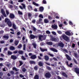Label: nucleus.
I'll return each mask as SVG.
<instances>
[{"mask_svg":"<svg viewBox=\"0 0 79 79\" xmlns=\"http://www.w3.org/2000/svg\"><path fill=\"white\" fill-rule=\"evenodd\" d=\"M5 22L7 23V25H8V26L9 27H11L12 26V23H11V22L10 21V20L8 18H6L5 19Z\"/></svg>","mask_w":79,"mask_h":79,"instance_id":"obj_1","label":"nucleus"},{"mask_svg":"<svg viewBox=\"0 0 79 79\" xmlns=\"http://www.w3.org/2000/svg\"><path fill=\"white\" fill-rule=\"evenodd\" d=\"M62 37L64 40H66V41H68L69 40V38L64 34L62 35Z\"/></svg>","mask_w":79,"mask_h":79,"instance_id":"obj_2","label":"nucleus"},{"mask_svg":"<svg viewBox=\"0 0 79 79\" xmlns=\"http://www.w3.org/2000/svg\"><path fill=\"white\" fill-rule=\"evenodd\" d=\"M51 40L52 41H54L55 42H58V41L59 40V39L58 38H55L54 37H52L51 38Z\"/></svg>","mask_w":79,"mask_h":79,"instance_id":"obj_3","label":"nucleus"},{"mask_svg":"<svg viewBox=\"0 0 79 79\" xmlns=\"http://www.w3.org/2000/svg\"><path fill=\"white\" fill-rule=\"evenodd\" d=\"M51 40L52 41H54L55 42H58V41L59 40V39L58 38H55L54 37H52L51 38Z\"/></svg>","mask_w":79,"mask_h":79,"instance_id":"obj_4","label":"nucleus"},{"mask_svg":"<svg viewBox=\"0 0 79 79\" xmlns=\"http://www.w3.org/2000/svg\"><path fill=\"white\" fill-rule=\"evenodd\" d=\"M45 76L46 78H50L51 76V74L50 73L48 72L45 73Z\"/></svg>","mask_w":79,"mask_h":79,"instance_id":"obj_5","label":"nucleus"},{"mask_svg":"<svg viewBox=\"0 0 79 79\" xmlns=\"http://www.w3.org/2000/svg\"><path fill=\"white\" fill-rule=\"evenodd\" d=\"M42 38H43V40H45V39H46V38L44 37V36H43V35H40L39 36V40H40L42 41V40H42Z\"/></svg>","mask_w":79,"mask_h":79,"instance_id":"obj_6","label":"nucleus"},{"mask_svg":"<svg viewBox=\"0 0 79 79\" xmlns=\"http://www.w3.org/2000/svg\"><path fill=\"white\" fill-rule=\"evenodd\" d=\"M1 11L2 14V15H3V16H4V17H6V15L5 12V11H4V10H3V9H1Z\"/></svg>","mask_w":79,"mask_h":79,"instance_id":"obj_7","label":"nucleus"},{"mask_svg":"<svg viewBox=\"0 0 79 79\" xmlns=\"http://www.w3.org/2000/svg\"><path fill=\"white\" fill-rule=\"evenodd\" d=\"M75 72L77 74H79V69L75 68H74Z\"/></svg>","mask_w":79,"mask_h":79,"instance_id":"obj_8","label":"nucleus"},{"mask_svg":"<svg viewBox=\"0 0 79 79\" xmlns=\"http://www.w3.org/2000/svg\"><path fill=\"white\" fill-rule=\"evenodd\" d=\"M65 34L67 35H73V33H71L69 31H67L65 32Z\"/></svg>","mask_w":79,"mask_h":79,"instance_id":"obj_9","label":"nucleus"},{"mask_svg":"<svg viewBox=\"0 0 79 79\" xmlns=\"http://www.w3.org/2000/svg\"><path fill=\"white\" fill-rule=\"evenodd\" d=\"M9 17L10 18L13 19V18H15V15H14L13 14L10 13L9 15Z\"/></svg>","mask_w":79,"mask_h":79,"instance_id":"obj_10","label":"nucleus"},{"mask_svg":"<svg viewBox=\"0 0 79 79\" xmlns=\"http://www.w3.org/2000/svg\"><path fill=\"white\" fill-rule=\"evenodd\" d=\"M58 45L60 47H62V48H63V47H64V44L62 43H59L58 44Z\"/></svg>","mask_w":79,"mask_h":79,"instance_id":"obj_11","label":"nucleus"},{"mask_svg":"<svg viewBox=\"0 0 79 79\" xmlns=\"http://www.w3.org/2000/svg\"><path fill=\"white\" fill-rule=\"evenodd\" d=\"M30 58L32 59V60H35V59L37 58V56L35 55H32L30 57Z\"/></svg>","mask_w":79,"mask_h":79,"instance_id":"obj_12","label":"nucleus"},{"mask_svg":"<svg viewBox=\"0 0 79 79\" xmlns=\"http://www.w3.org/2000/svg\"><path fill=\"white\" fill-rule=\"evenodd\" d=\"M44 7L42 6L40 7L39 8V10L41 12L44 11Z\"/></svg>","mask_w":79,"mask_h":79,"instance_id":"obj_13","label":"nucleus"},{"mask_svg":"<svg viewBox=\"0 0 79 79\" xmlns=\"http://www.w3.org/2000/svg\"><path fill=\"white\" fill-rule=\"evenodd\" d=\"M11 59H13L14 60H16L17 59V57L15 55H12L11 56Z\"/></svg>","mask_w":79,"mask_h":79,"instance_id":"obj_14","label":"nucleus"},{"mask_svg":"<svg viewBox=\"0 0 79 79\" xmlns=\"http://www.w3.org/2000/svg\"><path fill=\"white\" fill-rule=\"evenodd\" d=\"M40 49L41 52H44L45 51L47 52V49H43L41 48H40Z\"/></svg>","mask_w":79,"mask_h":79,"instance_id":"obj_15","label":"nucleus"},{"mask_svg":"<svg viewBox=\"0 0 79 79\" xmlns=\"http://www.w3.org/2000/svg\"><path fill=\"white\" fill-rule=\"evenodd\" d=\"M65 56L67 58V59L69 61H70V60H71V58H70V57L67 54H66Z\"/></svg>","mask_w":79,"mask_h":79,"instance_id":"obj_16","label":"nucleus"},{"mask_svg":"<svg viewBox=\"0 0 79 79\" xmlns=\"http://www.w3.org/2000/svg\"><path fill=\"white\" fill-rule=\"evenodd\" d=\"M44 59L46 61H48L49 60V57L48 56H44Z\"/></svg>","mask_w":79,"mask_h":79,"instance_id":"obj_17","label":"nucleus"},{"mask_svg":"<svg viewBox=\"0 0 79 79\" xmlns=\"http://www.w3.org/2000/svg\"><path fill=\"white\" fill-rule=\"evenodd\" d=\"M29 63L31 64H35V62L34 61L30 60L29 61Z\"/></svg>","mask_w":79,"mask_h":79,"instance_id":"obj_18","label":"nucleus"},{"mask_svg":"<svg viewBox=\"0 0 79 79\" xmlns=\"http://www.w3.org/2000/svg\"><path fill=\"white\" fill-rule=\"evenodd\" d=\"M28 10L31 11V10H32L33 9H32V6L29 5L28 6Z\"/></svg>","mask_w":79,"mask_h":79,"instance_id":"obj_19","label":"nucleus"},{"mask_svg":"<svg viewBox=\"0 0 79 79\" xmlns=\"http://www.w3.org/2000/svg\"><path fill=\"white\" fill-rule=\"evenodd\" d=\"M30 37L31 39H35V36L33 35L32 34H30Z\"/></svg>","mask_w":79,"mask_h":79,"instance_id":"obj_20","label":"nucleus"},{"mask_svg":"<svg viewBox=\"0 0 79 79\" xmlns=\"http://www.w3.org/2000/svg\"><path fill=\"white\" fill-rule=\"evenodd\" d=\"M52 27L53 29H57V28H58V26H57L56 25H52Z\"/></svg>","mask_w":79,"mask_h":79,"instance_id":"obj_21","label":"nucleus"},{"mask_svg":"<svg viewBox=\"0 0 79 79\" xmlns=\"http://www.w3.org/2000/svg\"><path fill=\"white\" fill-rule=\"evenodd\" d=\"M12 69L14 71H15H15H19V69L16 68L15 67H13L12 68Z\"/></svg>","mask_w":79,"mask_h":79,"instance_id":"obj_22","label":"nucleus"},{"mask_svg":"<svg viewBox=\"0 0 79 79\" xmlns=\"http://www.w3.org/2000/svg\"><path fill=\"white\" fill-rule=\"evenodd\" d=\"M44 23L47 24V23H48L49 21H48V19H45L44 20Z\"/></svg>","mask_w":79,"mask_h":79,"instance_id":"obj_23","label":"nucleus"},{"mask_svg":"<svg viewBox=\"0 0 79 79\" xmlns=\"http://www.w3.org/2000/svg\"><path fill=\"white\" fill-rule=\"evenodd\" d=\"M14 44H15V45L16 46H17V45L18 44V43H19V41H18V40H15V41Z\"/></svg>","mask_w":79,"mask_h":79,"instance_id":"obj_24","label":"nucleus"},{"mask_svg":"<svg viewBox=\"0 0 79 79\" xmlns=\"http://www.w3.org/2000/svg\"><path fill=\"white\" fill-rule=\"evenodd\" d=\"M32 45H33V47L34 48H36V47H37V44L36 43H33L32 44Z\"/></svg>","mask_w":79,"mask_h":79,"instance_id":"obj_25","label":"nucleus"},{"mask_svg":"<svg viewBox=\"0 0 79 79\" xmlns=\"http://www.w3.org/2000/svg\"><path fill=\"white\" fill-rule=\"evenodd\" d=\"M51 50L55 52H58V51L56 49H55V48H51Z\"/></svg>","mask_w":79,"mask_h":79,"instance_id":"obj_26","label":"nucleus"},{"mask_svg":"<svg viewBox=\"0 0 79 79\" xmlns=\"http://www.w3.org/2000/svg\"><path fill=\"white\" fill-rule=\"evenodd\" d=\"M38 65L40 66H43V63L42 62H39L38 63Z\"/></svg>","mask_w":79,"mask_h":79,"instance_id":"obj_27","label":"nucleus"},{"mask_svg":"<svg viewBox=\"0 0 79 79\" xmlns=\"http://www.w3.org/2000/svg\"><path fill=\"white\" fill-rule=\"evenodd\" d=\"M62 74L64 77H68V76H67V75L66 74V73L64 72H63L62 73Z\"/></svg>","mask_w":79,"mask_h":79,"instance_id":"obj_28","label":"nucleus"},{"mask_svg":"<svg viewBox=\"0 0 79 79\" xmlns=\"http://www.w3.org/2000/svg\"><path fill=\"white\" fill-rule=\"evenodd\" d=\"M47 44L48 45H52L53 44V43L52 42H49L47 43Z\"/></svg>","mask_w":79,"mask_h":79,"instance_id":"obj_29","label":"nucleus"},{"mask_svg":"<svg viewBox=\"0 0 79 79\" xmlns=\"http://www.w3.org/2000/svg\"><path fill=\"white\" fill-rule=\"evenodd\" d=\"M10 50H14L15 49V47L13 46H10Z\"/></svg>","mask_w":79,"mask_h":79,"instance_id":"obj_30","label":"nucleus"},{"mask_svg":"<svg viewBox=\"0 0 79 79\" xmlns=\"http://www.w3.org/2000/svg\"><path fill=\"white\" fill-rule=\"evenodd\" d=\"M3 38H4V39H9V36H8L4 35L3 36Z\"/></svg>","mask_w":79,"mask_h":79,"instance_id":"obj_31","label":"nucleus"},{"mask_svg":"<svg viewBox=\"0 0 79 79\" xmlns=\"http://www.w3.org/2000/svg\"><path fill=\"white\" fill-rule=\"evenodd\" d=\"M28 17L29 19L32 17V14L31 13H28Z\"/></svg>","mask_w":79,"mask_h":79,"instance_id":"obj_32","label":"nucleus"},{"mask_svg":"<svg viewBox=\"0 0 79 79\" xmlns=\"http://www.w3.org/2000/svg\"><path fill=\"white\" fill-rule=\"evenodd\" d=\"M34 79H39V76L37 75H35L34 77Z\"/></svg>","mask_w":79,"mask_h":79,"instance_id":"obj_33","label":"nucleus"},{"mask_svg":"<svg viewBox=\"0 0 79 79\" xmlns=\"http://www.w3.org/2000/svg\"><path fill=\"white\" fill-rule=\"evenodd\" d=\"M13 27L14 29H16V25L15 24V23H13L12 24Z\"/></svg>","mask_w":79,"mask_h":79,"instance_id":"obj_34","label":"nucleus"},{"mask_svg":"<svg viewBox=\"0 0 79 79\" xmlns=\"http://www.w3.org/2000/svg\"><path fill=\"white\" fill-rule=\"evenodd\" d=\"M19 62L20 63L19 66H22V65H23V62L22 61H19Z\"/></svg>","mask_w":79,"mask_h":79,"instance_id":"obj_35","label":"nucleus"},{"mask_svg":"<svg viewBox=\"0 0 79 79\" xmlns=\"http://www.w3.org/2000/svg\"><path fill=\"white\" fill-rule=\"evenodd\" d=\"M33 5H35V6H39V4L36 3L35 2H33Z\"/></svg>","mask_w":79,"mask_h":79,"instance_id":"obj_36","label":"nucleus"},{"mask_svg":"<svg viewBox=\"0 0 79 79\" xmlns=\"http://www.w3.org/2000/svg\"><path fill=\"white\" fill-rule=\"evenodd\" d=\"M23 52L22 51H19V54H23Z\"/></svg>","mask_w":79,"mask_h":79,"instance_id":"obj_37","label":"nucleus"},{"mask_svg":"<svg viewBox=\"0 0 79 79\" xmlns=\"http://www.w3.org/2000/svg\"><path fill=\"white\" fill-rule=\"evenodd\" d=\"M7 54L9 55H11L12 54V52L10 51H8L7 52Z\"/></svg>","mask_w":79,"mask_h":79,"instance_id":"obj_38","label":"nucleus"},{"mask_svg":"<svg viewBox=\"0 0 79 79\" xmlns=\"http://www.w3.org/2000/svg\"><path fill=\"white\" fill-rule=\"evenodd\" d=\"M22 5L23 6V8H24V9L26 8V5H25V4L22 3Z\"/></svg>","mask_w":79,"mask_h":79,"instance_id":"obj_39","label":"nucleus"},{"mask_svg":"<svg viewBox=\"0 0 79 79\" xmlns=\"http://www.w3.org/2000/svg\"><path fill=\"white\" fill-rule=\"evenodd\" d=\"M42 2L43 4H47V2H46L45 0H43Z\"/></svg>","mask_w":79,"mask_h":79,"instance_id":"obj_40","label":"nucleus"},{"mask_svg":"<svg viewBox=\"0 0 79 79\" xmlns=\"http://www.w3.org/2000/svg\"><path fill=\"white\" fill-rule=\"evenodd\" d=\"M22 59L23 60H26V59L23 56H22Z\"/></svg>","mask_w":79,"mask_h":79,"instance_id":"obj_41","label":"nucleus"},{"mask_svg":"<svg viewBox=\"0 0 79 79\" xmlns=\"http://www.w3.org/2000/svg\"><path fill=\"white\" fill-rule=\"evenodd\" d=\"M5 30L6 31H10V29H9V28H8L6 27L5 29Z\"/></svg>","mask_w":79,"mask_h":79,"instance_id":"obj_42","label":"nucleus"},{"mask_svg":"<svg viewBox=\"0 0 79 79\" xmlns=\"http://www.w3.org/2000/svg\"><path fill=\"white\" fill-rule=\"evenodd\" d=\"M18 47L19 48H21V47H22V45H21V44H20L18 46Z\"/></svg>","mask_w":79,"mask_h":79,"instance_id":"obj_43","label":"nucleus"},{"mask_svg":"<svg viewBox=\"0 0 79 79\" xmlns=\"http://www.w3.org/2000/svg\"><path fill=\"white\" fill-rule=\"evenodd\" d=\"M39 18H44V17L42 14H40L39 16Z\"/></svg>","mask_w":79,"mask_h":79,"instance_id":"obj_44","label":"nucleus"},{"mask_svg":"<svg viewBox=\"0 0 79 79\" xmlns=\"http://www.w3.org/2000/svg\"><path fill=\"white\" fill-rule=\"evenodd\" d=\"M48 54L49 55H50V56H52V57H53L54 56V55H53L52 54H50V53H48Z\"/></svg>","mask_w":79,"mask_h":79,"instance_id":"obj_45","label":"nucleus"},{"mask_svg":"<svg viewBox=\"0 0 79 79\" xmlns=\"http://www.w3.org/2000/svg\"><path fill=\"white\" fill-rule=\"evenodd\" d=\"M30 75L31 76H34V73H32V72H30Z\"/></svg>","mask_w":79,"mask_h":79,"instance_id":"obj_46","label":"nucleus"},{"mask_svg":"<svg viewBox=\"0 0 79 79\" xmlns=\"http://www.w3.org/2000/svg\"><path fill=\"white\" fill-rule=\"evenodd\" d=\"M31 23L33 24H35V19H33L32 20Z\"/></svg>","mask_w":79,"mask_h":79,"instance_id":"obj_47","label":"nucleus"},{"mask_svg":"<svg viewBox=\"0 0 79 79\" xmlns=\"http://www.w3.org/2000/svg\"><path fill=\"white\" fill-rule=\"evenodd\" d=\"M23 50H26V44H23Z\"/></svg>","mask_w":79,"mask_h":79,"instance_id":"obj_48","label":"nucleus"},{"mask_svg":"<svg viewBox=\"0 0 79 79\" xmlns=\"http://www.w3.org/2000/svg\"><path fill=\"white\" fill-rule=\"evenodd\" d=\"M10 74H12V75H13L14 74H15V72H14L13 71H11L10 72Z\"/></svg>","mask_w":79,"mask_h":79,"instance_id":"obj_49","label":"nucleus"},{"mask_svg":"<svg viewBox=\"0 0 79 79\" xmlns=\"http://www.w3.org/2000/svg\"><path fill=\"white\" fill-rule=\"evenodd\" d=\"M6 15L7 16H8V14H10V12H9L8 10H6Z\"/></svg>","mask_w":79,"mask_h":79,"instance_id":"obj_50","label":"nucleus"},{"mask_svg":"<svg viewBox=\"0 0 79 79\" xmlns=\"http://www.w3.org/2000/svg\"><path fill=\"white\" fill-rule=\"evenodd\" d=\"M18 14H19V15H23V13L22 12H21L20 11H18Z\"/></svg>","mask_w":79,"mask_h":79,"instance_id":"obj_51","label":"nucleus"},{"mask_svg":"<svg viewBox=\"0 0 79 79\" xmlns=\"http://www.w3.org/2000/svg\"><path fill=\"white\" fill-rule=\"evenodd\" d=\"M47 68L48 70H51V68L49 66H48L47 67Z\"/></svg>","mask_w":79,"mask_h":79,"instance_id":"obj_52","label":"nucleus"},{"mask_svg":"<svg viewBox=\"0 0 79 79\" xmlns=\"http://www.w3.org/2000/svg\"><path fill=\"white\" fill-rule=\"evenodd\" d=\"M26 69H25V68H23L22 69V71L23 72H26Z\"/></svg>","mask_w":79,"mask_h":79,"instance_id":"obj_53","label":"nucleus"},{"mask_svg":"<svg viewBox=\"0 0 79 79\" xmlns=\"http://www.w3.org/2000/svg\"><path fill=\"white\" fill-rule=\"evenodd\" d=\"M46 33L48 34H50V32L49 31H46Z\"/></svg>","mask_w":79,"mask_h":79,"instance_id":"obj_54","label":"nucleus"},{"mask_svg":"<svg viewBox=\"0 0 79 79\" xmlns=\"http://www.w3.org/2000/svg\"><path fill=\"white\" fill-rule=\"evenodd\" d=\"M57 32L58 34H62V32H61V31H58Z\"/></svg>","mask_w":79,"mask_h":79,"instance_id":"obj_55","label":"nucleus"},{"mask_svg":"<svg viewBox=\"0 0 79 79\" xmlns=\"http://www.w3.org/2000/svg\"><path fill=\"white\" fill-rule=\"evenodd\" d=\"M42 21V19L40 18L39 19V22L38 24H40V21Z\"/></svg>","mask_w":79,"mask_h":79,"instance_id":"obj_56","label":"nucleus"},{"mask_svg":"<svg viewBox=\"0 0 79 79\" xmlns=\"http://www.w3.org/2000/svg\"><path fill=\"white\" fill-rule=\"evenodd\" d=\"M69 24L70 25H71V26H72V25L73 24V23L71 21H69Z\"/></svg>","mask_w":79,"mask_h":79,"instance_id":"obj_57","label":"nucleus"},{"mask_svg":"<svg viewBox=\"0 0 79 79\" xmlns=\"http://www.w3.org/2000/svg\"><path fill=\"white\" fill-rule=\"evenodd\" d=\"M34 69L35 70H36V71H37V69H38V68H37V67L35 66L34 67Z\"/></svg>","mask_w":79,"mask_h":79,"instance_id":"obj_58","label":"nucleus"},{"mask_svg":"<svg viewBox=\"0 0 79 79\" xmlns=\"http://www.w3.org/2000/svg\"><path fill=\"white\" fill-rule=\"evenodd\" d=\"M19 76L20 77H21L22 78L23 77H24V76L22 74H20Z\"/></svg>","mask_w":79,"mask_h":79,"instance_id":"obj_59","label":"nucleus"},{"mask_svg":"<svg viewBox=\"0 0 79 79\" xmlns=\"http://www.w3.org/2000/svg\"><path fill=\"white\" fill-rule=\"evenodd\" d=\"M74 55L75 57H77V53H74Z\"/></svg>","mask_w":79,"mask_h":79,"instance_id":"obj_60","label":"nucleus"},{"mask_svg":"<svg viewBox=\"0 0 79 79\" xmlns=\"http://www.w3.org/2000/svg\"><path fill=\"white\" fill-rule=\"evenodd\" d=\"M24 0H19L18 2H23Z\"/></svg>","mask_w":79,"mask_h":79,"instance_id":"obj_61","label":"nucleus"},{"mask_svg":"<svg viewBox=\"0 0 79 79\" xmlns=\"http://www.w3.org/2000/svg\"><path fill=\"white\" fill-rule=\"evenodd\" d=\"M9 8H13V6L12 5H9Z\"/></svg>","mask_w":79,"mask_h":79,"instance_id":"obj_62","label":"nucleus"},{"mask_svg":"<svg viewBox=\"0 0 79 79\" xmlns=\"http://www.w3.org/2000/svg\"><path fill=\"white\" fill-rule=\"evenodd\" d=\"M52 34H53V35H56V32H54V31H53L52 32Z\"/></svg>","mask_w":79,"mask_h":79,"instance_id":"obj_63","label":"nucleus"},{"mask_svg":"<svg viewBox=\"0 0 79 79\" xmlns=\"http://www.w3.org/2000/svg\"><path fill=\"white\" fill-rule=\"evenodd\" d=\"M18 53V51L17 50L13 52V53Z\"/></svg>","mask_w":79,"mask_h":79,"instance_id":"obj_64","label":"nucleus"}]
</instances>
